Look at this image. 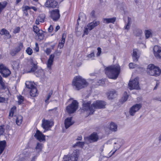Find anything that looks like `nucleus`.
<instances>
[{
    "instance_id": "1",
    "label": "nucleus",
    "mask_w": 161,
    "mask_h": 161,
    "mask_svg": "<svg viewBox=\"0 0 161 161\" xmlns=\"http://www.w3.org/2000/svg\"><path fill=\"white\" fill-rule=\"evenodd\" d=\"M90 101H83V108L84 111L89 112V114H93L96 108H104L105 103L103 101L97 100L94 102L92 104Z\"/></svg>"
},
{
    "instance_id": "2",
    "label": "nucleus",
    "mask_w": 161,
    "mask_h": 161,
    "mask_svg": "<svg viewBox=\"0 0 161 161\" xmlns=\"http://www.w3.org/2000/svg\"><path fill=\"white\" fill-rule=\"evenodd\" d=\"M120 68L118 65L109 66L105 69V73L108 78L115 79L118 77L120 72Z\"/></svg>"
},
{
    "instance_id": "3",
    "label": "nucleus",
    "mask_w": 161,
    "mask_h": 161,
    "mask_svg": "<svg viewBox=\"0 0 161 161\" xmlns=\"http://www.w3.org/2000/svg\"><path fill=\"white\" fill-rule=\"evenodd\" d=\"M88 85L86 80L80 76L74 77L72 81V85L76 90H79L83 88Z\"/></svg>"
},
{
    "instance_id": "4",
    "label": "nucleus",
    "mask_w": 161,
    "mask_h": 161,
    "mask_svg": "<svg viewBox=\"0 0 161 161\" xmlns=\"http://www.w3.org/2000/svg\"><path fill=\"white\" fill-rule=\"evenodd\" d=\"M147 71L148 74L149 75L155 77L159 75L161 73L160 69L152 64L148 65Z\"/></svg>"
},
{
    "instance_id": "5",
    "label": "nucleus",
    "mask_w": 161,
    "mask_h": 161,
    "mask_svg": "<svg viewBox=\"0 0 161 161\" xmlns=\"http://www.w3.org/2000/svg\"><path fill=\"white\" fill-rule=\"evenodd\" d=\"M122 143V140L120 138L110 139L107 142L108 144H112L114 145V148L116 149L115 151L112 153V155L114 154L116 151L120 147Z\"/></svg>"
},
{
    "instance_id": "6",
    "label": "nucleus",
    "mask_w": 161,
    "mask_h": 161,
    "mask_svg": "<svg viewBox=\"0 0 161 161\" xmlns=\"http://www.w3.org/2000/svg\"><path fill=\"white\" fill-rule=\"evenodd\" d=\"M78 103L76 100H73L70 105L66 107V109L67 112L69 114L74 113L78 108Z\"/></svg>"
},
{
    "instance_id": "7",
    "label": "nucleus",
    "mask_w": 161,
    "mask_h": 161,
    "mask_svg": "<svg viewBox=\"0 0 161 161\" xmlns=\"http://www.w3.org/2000/svg\"><path fill=\"white\" fill-rule=\"evenodd\" d=\"M99 24L100 22L99 21H93L89 23L85 27V29L84 30V34H88L89 31L92 30L95 27L99 25Z\"/></svg>"
},
{
    "instance_id": "8",
    "label": "nucleus",
    "mask_w": 161,
    "mask_h": 161,
    "mask_svg": "<svg viewBox=\"0 0 161 161\" xmlns=\"http://www.w3.org/2000/svg\"><path fill=\"white\" fill-rule=\"evenodd\" d=\"M79 151L78 149L74 151L72 154L69 155H65L64 159H67L68 161H77Z\"/></svg>"
},
{
    "instance_id": "9",
    "label": "nucleus",
    "mask_w": 161,
    "mask_h": 161,
    "mask_svg": "<svg viewBox=\"0 0 161 161\" xmlns=\"http://www.w3.org/2000/svg\"><path fill=\"white\" fill-rule=\"evenodd\" d=\"M128 85L130 90L139 89L138 78H136L134 79L130 80L128 84Z\"/></svg>"
},
{
    "instance_id": "10",
    "label": "nucleus",
    "mask_w": 161,
    "mask_h": 161,
    "mask_svg": "<svg viewBox=\"0 0 161 161\" xmlns=\"http://www.w3.org/2000/svg\"><path fill=\"white\" fill-rule=\"evenodd\" d=\"M86 142L87 144L97 141L98 139V136L95 133H93L90 136L85 138Z\"/></svg>"
},
{
    "instance_id": "11",
    "label": "nucleus",
    "mask_w": 161,
    "mask_h": 161,
    "mask_svg": "<svg viewBox=\"0 0 161 161\" xmlns=\"http://www.w3.org/2000/svg\"><path fill=\"white\" fill-rule=\"evenodd\" d=\"M142 107L141 103L136 104L133 105L130 109L129 113L131 116H134L136 112L138 111Z\"/></svg>"
},
{
    "instance_id": "12",
    "label": "nucleus",
    "mask_w": 161,
    "mask_h": 161,
    "mask_svg": "<svg viewBox=\"0 0 161 161\" xmlns=\"http://www.w3.org/2000/svg\"><path fill=\"white\" fill-rule=\"evenodd\" d=\"M153 54L157 58H161V47L158 46H155L153 48Z\"/></svg>"
},
{
    "instance_id": "13",
    "label": "nucleus",
    "mask_w": 161,
    "mask_h": 161,
    "mask_svg": "<svg viewBox=\"0 0 161 161\" xmlns=\"http://www.w3.org/2000/svg\"><path fill=\"white\" fill-rule=\"evenodd\" d=\"M53 125V123L48 120L44 119L42 121V127L45 129L44 132L46 130H47L48 129L51 127Z\"/></svg>"
},
{
    "instance_id": "14",
    "label": "nucleus",
    "mask_w": 161,
    "mask_h": 161,
    "mask_svg": "<svg viewBox=\"0 0 161 161\" xmlns=\"http://www.w3.org/2000/svg\"><path fill=\"white\" fill-rule=\"evenodd\" d=\"M51 18L54 21L57 20L60 17L59 10L56 9L52 11L51 12Z\"/></svg>"
},
{
    "instance_id": "15",
    "label": "nucleus",
    "mask_w": 161,
    "mask_h": 161,
    "mask_svg": "<svg viewBox=\"0 0 161 161\" xmlns=\"http://www.w3.org/2000/svg\"><path fill=\"white\" fill-rule=\"evenodd\" d=\"M58 3L55 0H47L45 5L48 8H54L56 7Z\"/></svg>"
},
{
    "instance_id": "16",
    "label": "nucleus",
    "mask_w": 161,
    "mask_h": 161,
    "mask_svg": "<svg viewBox=\"0 0 161 161\" xmlns=\"http://www.w3.org/2000/svg\"><path fill=\"white\" fill-rule=\"evenodd\" d=\"M34 136L40 142H42L45 140V136L38 130H37L34 135Z\"/></svg>"
},
{
    "instance_id": "17",
    "label": "nucleus",
    "mask_w": 161,
    "mask_h": 161,
    "mask_svg": "<svg viewBox=\"0 0 161 161\" xmlns=\"http://www.w3.org/2000/svg\"><path fill=\"white\" fill-rule=\"evenodd\" d=\"M54 58V54H51L49 57V59H48L47 63V67L49 69H51V66L53 64V63Z\"/></svg>"
},
{
    "instance_id": "18",
    "label": "nucleus",
    "mask_w": 161,
    "mask_h": 161,
    "mask_svg": "<svg viewBox=\"0 0 161 161\" xmlns=\"http://www.w3.org/2000/svg\"><path fill=\"white\" fill-rule=\"evenodd\" d=\"M140 57L139 54V51L137 49H134L133 50L132 58L133 61H137L138 58Z\"/></svg>"
},
{
    "instance_id": "19",
    "label": "nucleus",
    "mask_w": 161,
    "mask_h": 161,
    "mask_svg": "<svg viewBox=\"0 0 161 161\" xmlns=\"http://www.w3.org/2000/svg\"><path fill=\"white\" fill-rule=\"evenodd\" d=\"M72 118V117L68 118L65 120L64 124L66 129L68 128L73 124L74 123L71 121Z\"/></svg>"
},
{
    "instance_id": "20",
    "label": "nucleus",
    "mask_w": 161,
    "mask_h": 161,
    "mask_svg": "<svg viewBox=\"0 0 161 161\" xmlns=\"http://www.w3.org/2000/svg\"><path fill=\"white\" fill-rule=\"evenodd\" d=\"M23 44L20 43L19 46L14 49V51H12L11 52V54L12 56L15 55L16 54L19 52L23 48Z\"/></svg>"
},
{
    "instance_id": "21",
    "label": "nucleus",
    "mask_w": 161,
    "mask_h": 161,
    "mask_svg": "<svg viewBox=\"0 0 161 161\" xmlns=\"http://www.w3.org/2000/svg\"><path fill=\"white\" fill-rule=\"evenodd\" d=\"M116 20V18L115 17H113L110 18H105L103 19V22L104 23L107 24L110 23L114 24Z\"/></svg>"
},
{
    "instance_id": "22",
    "label": "nucleus",
    "mask_w": 161,
    "mask_h": 161,
    "mask_svg": "<svg viewBox=\"0 0 161 161\" xmlns=\"http://www.w3.org/2000/svg\"><path fill=\"white\" fill-rule=\"evenodd\" d=\"M66 38V34L65 33L63 34L62 39L60 42L58 44V47L60 49H61L64 47V44L65 42V39Z\"/></svg>"
},
{
    "instance_id": "23",
    "label": "nucleus",
    "mask_w": 161,
    "mask_h": 161,
    "mask_svg": "<svg viewBox=\"0 0 161 161\" xmlns=\"http://www.w3.org/2000/svg\"><path fill=\"white\" fill-rule=\"evenodd\" d=\"M117 95L116 91L113 90L108 93V97L109 99H113Z\"/></svg>"
},
{
    "instance_id": "24",
    "label": "nucleus",
    "mask_w": 161,
    "mask_h": 161,
    "mask_svg": "<svg viewBox=\"0 0 161 161\" xmlns=\"http://www.w3.org/2000/svg\"><path fill=\"white\" fill-rule=\"evenodd\" d=\"M0 34L1 35H5L8 38H10L11 37L8 31L6 29L3 28L0 31Z\"/></svg>"
},
{
    "instance_id": "25",
    "label": "nucleus",
    "mask_w": 161,
    "mask_h": 161,
    "mask_svg": "<svg viewBox=\"0 0 161 161\" xmlns=\"http://www.w3.org/2000/svg\"><path fill=\"white\" fill-rule=\"evenodd\" d=\"M0 73L4 77H7L11 74V72L8 68H6L3 72H0Z\"/></svg>"
},
{
    "instance_id": "26",
    "label": "nucleus",
    "mask_w": 161,
    "mask_h": 161,
    "mask_svg": "<svg viewBox=\"0 0 161 161\" xmlns=\"http://www.w3.org/2000/svg\"><path fill=\"white\" fill-rule=\"evenodd\" d=\"M109 128L111 130L115 132L117 130V126L115 123L112 122L110 124Z\"/></svg>"
},
{
    "instance_id": "27",
    "label": "nucleus",
    "mask_w": 161,
    "mask_h": 161,
    "mask_svg": "<svg viewBox=\"0 0 161 161\" xmlns=\"http://www.w3.org/2000/svg\"><path fill=\"white\" fill-rule=\"evenodd\" d=\"M38 93L37 92V90L36 87L32 88L30 91V95L32 97H35L38 95Z\"/></svg>"
},
{
    "instance_id": "28",
    "label": "nucleus",
    "mask_w": 161,
    "mask_h": 161,
    "mask_svg": "<svg viewBox=\"0 0 161 161\" xmlns=\"http://www.w3.org/2000/svg\"><path fill=\"white\" fill-rule=\"evenodd\" d=\"M6 145V142L5 141H3L0 142V155L3 152Z\"/></svg>"
},
{
    "instance_id": "29",
    "label": "nucleus",
    "mask_w": 161,
    "mask_h": 161,
    "mask_svg": "<svg viewBox=\"0 0 161 161\" xmlns=\"http://www.w3.org/2000/svg\"><path fill=\"white\" fill-rule=\"evenodd\" d=\"M25 85L27 88L31 89L35 87L34 83L30 81H26L25 83Z\"/></svg>"
},
{
    "instance_id": "30",
    "label": "nucleus",
    "mask_w": 161,
    "mask_h": 161,
    "mask_svg": "<svg viewBox=\"0 0 161 161\" xmlns=\"http://www.w3.org/2000/svg\"><path fill=\"white\" fill-rule=\"evenodd\" d=\"M31 64L33 66V67L31 68V70L28 72L29 73L34 71L37 68L36 63L33 62L32 59L31 61Z\"/></svg>"
},
{
    "instance_id": "31",
    "label": "nucleus",
    "mask_w": 161,
    "mask_h": 161,
    "mask_svg": "<svg viewBox=\"0 0 161 161\" xmlns=\"http://www.w3.org/2000/svg\"><path fill=\"white\" fill-rule=\"evenodd\" d=\"M23 117L21 115H19L17 116L16 122L18 125H20L22 122Z\"/></svg>"
},
{
    "instance_id": "32",
    "label": "nucleus",
    "mask_w": 161,
    "mask_h": 161,
    "mask_svg": "<svg viewBox=\"0 0 161 161\" xmlns=\"http://www.w3.org/2000/svg\"><path fill=\"white\" fill-rule=\"evenodd\" d=\"M36 34L39 41H41L43 39L44 35L43 31L42 30L40 31L37 33Z\"/></svg>"
},
{
    "instance_id": "33",
    "label": "nucleus",
    "mask_w": 161,
    "mask_h": 161,
    "mask_svg": "<svg viewBox=\"0 0 161 161\" xmlns=\"http://www.w3.org/2000/svg\"><path fill=\"white\" fill-rule=\"evenodd\" d=\"M12 65L14 68L16 69H18L19 66V61H13L12 62Z\"/></svg>"
},
{
    "instance_id": "34",
    "label": "nucleus",
    "mask_w": 161,
    "mask_h": 161,
    "mask_svg": "<svg viewBox=\"0 0 161 161\" xmlns=\"http://www.w3.org/2000/svg\"><path fill=\"white\" fill-rule=\"evenodd\" d=\"M16 107L15 106H13L10 109L9 114V116L12 117L14 115V112L16 110Z\"/></svg>"
},
{
    "instance_id": "35",
    "label": "nucleus",
    "mask_w": 161,
    "mask_h": 161,
    "mask_svg": "<svg viewBox=\"0 0 161 161\" xmlns=\"http://www.w3.org/2000/svg\"><path fill=\"white\" fill-rule=\"evenodd\" d=\"M7 4V3L6 2L0 3V14L2 12V10L5 7Z\"/></svg>"
},
{
    "instance_id": "36",
    "label": "nucleus",
    "mask_w": 161,
    "mask_h": 161,
    "mask_svg": "<svg viewBox=\"0 0 161 161\" xmlns=\"http://www.w3.org/2000/svg\"><path fill=\"white\" fill-rule=\"evenodd\" d=\"M146 38L147 39L152 36V33L151 31L148 30H146L145 31Z\"/></svg>"
},
{
    "instance_id": "37",
    "label": "nucleus",
    "mask_w": 161,
    "mask_h": 161,
    "mask_svg": "<svg viewBox=\"0 0 161 161\" xmlns=\"http://www.w3.org/2000/svg\"><path fill=\"white\" fill-rule=\"evenodd\" d=\"M45 16L44 14H42L40 15L37 18V19L38 20H39L40 22H43L44 21V19L45 18Z\"/></svg>"
},
{
    "instance_id": "38",
    "label": "nucleus",
    "mask_w": 161,
    "mask_h": 161,
    "mask_svg": "<svg viewBox=\"0 0 161 161\" xmlns=\"http://www.w3.org/2000/svg\"><path fill=\"white\" fill-rule=\"evenodd\" d=\"M134 33L136 36H141L142 33V30L138 29L136 30Z\"/></svg>"
},
{
    "instance_id": "39",
    "label": "nucleus",
    "mask_w": 161,
    "mask_h": 161,
    "mask_svg": "<svg viewBox=\"0 0 161 161\" xmlns=\"http://www.w3.org/2000/svg\"><path fill=\"white\" fill-rule=\"evenodd\" d=\"M131 23V19L128 18V22L126 25V26L125 27V30H128L130 28V25Z\"/></svg>"
},
{
    "instance_id": "40",
    "label": "nucleus",
    "mask_w": 161,
    "mask_h": 161,
    "mask_svg": "<svg viewBox=\"0 0 161 161\" xmlns=\"http://www.w3.org/2000/svg\"><path fill=\"white\" fill-rule=\"evenodd\" d=\"M128 95L126 92H125L124 93L123 97L122 98V100L123 102H126L128 99Z\"/></svg>"
},
{
    "instance_id": "41",
    "label": "nucleus",
    "mask_w": 161,
    "mask_h": 161,
    "mask_svg": "<svg viewBox=\"0 0 161 161\" xmlns=\"http://www.w3.org/2000/svg\"><path fill=\"white\" fill-rule=\"evenodd\" d=\"M42 144L40 143H38L36 147V150H39V151H41L42 148Z\"/></svg>"
},
{
    "instance_id": "42",
    "label": "nucleus",
    "mask_w": 161,
    "mask_h": 161,
    "mask_svg": "<svg viewBox=\"0 0 161 161\" xmlns=\"http://www.w3.org/2000/svg\"><path fill=\"white\" fill-rule=\"evenodd\" d=\"M84 144L85 142H79L75 144L74 145V147H75V146H79L80 147H82L84 146Z\"/></svg>"
},
{
    "instance_id": "43",
    "label": "nucleus",
    "mask_w": 161,
    "mask_h": 161,
    "mask_svg": "<svg viewBox=\"0 0 161 161\" xmlns=\"http://www.w3.org/2000/svg\"><path fill=\"white\" fill-rule=\"evenodd\" d=\"M41 30H39V28L36 25H34L33 26V31L36 34L39 32Z\"/></svg>"
},
{
    "instance_id": "44",
    "label": "nucleus",
    "mask_w": 161,
    "mask_h": 161,
    "mask_svg": "<svg viewBox=\"0 0 161 161\" xmlns=\"http://www.w3.org/2000/svg\"><path fill=\"white\" fill-rule=\"evenodd\" d=\"M129 68L130 69H134L137 67V65L136 64L131 63H130L129 64Z\"/></svg>"
},
{
    "instance_id": "45",
    "label": "nucleus",
    "mask_w": 161,
    "mask_h": 161,
    "mask_svg": "<svg viewBox=\"0 0 161 161\" xmlns=\"http://www.w3.org/2000/svg\"><path fill=\"white\" fill-rule=\"evenodd\" d=\"M27 53L29 55H31L33 53V51L32 49L30 47H28L26 50Z\"/></svg>"
},
{
    "instance_id": "46",
    "label": "nucleus",
    "mask_w": 161,
    "mask_h": 161,
    "mask_svg": "<svg viewBox=\"0 0 161 161\" xmlns=\"http://www.w3.org/2000/svg\"><path fill=\"white\" fill-rule=\"evenodd\" d=\"M7 67L3 64H0V72H3Z\"/></svg>"
},
{
    "instance_id": "47",
    "label": "nucleus",
    "mask_w": 161,
    "mask_h": 161,
    "mask_svg": "<svg viewBox=\"0 0 161 161\" xmlns=\"http://www.w3.org/2000/svg\"><path fill=\"white\" fill-rule=\"evenodd\" d=\"M18 103L19 104L21 103L24 101V97L22 96H20L19 98Z\"/></svg>"
},
{
    "instance_id": "48",
    "label": "nucleus",
    "mask_w": 161,
    "mask_h": 161,
    "mask_svg": "<svg viewBox=\"0 0 161 161\" xmlns=\"http://www.w3.org/2000/svg\"><path fill=\"white\" fill-rule=\"evenodd\" d=\"M105 84V81L103 80H99L97 82V85H102Z\"/></svg>"
},
{
    "instance_id": "49",
    "label": "nucleus",
    "mask_w": 161,
    "mask_h": 161,
    "mask_svg": "<svg viewBox=\"0 0 161 161\" xmlns=\"http://www.w3.org/2000/svg\"><path fill=\"white\" fill-rule=\"evenodd\" d=\"M20 30V29L19 27H16L14 29V30L13 31V33L15 34L18 33L19 32Z\"/></svg>"
},
{
    "instance_id": "50",
    "label": "nucleus",
    "mask_w": 161,
    "mask_h": 161,
    "mask_svg": "<svg viewBox=\"0 0 161 161\" xmlns=\"http://www.w3.org/2000/svg\"><path fill=\"white\" fill-rule=\"evenodd\" d=\"M4 126H0V136L2 135L4 131Z\"/></svg>"
},
{
    "instance_id": "51",
    "label": "nucleus",
    "mask_w": 161,
    "mask_h": 161,
    "mask_svg": "<svg viewBox=\"0 0 161 161\" xmlns=\"http://www.w3.org/2000/svg\"><path fill=\"white\" fill-rule=\"evenodd\" d=\"M22 8L23 11H27V10L31 9V7L27 6H25L22 7Z\"/></svg>"
},
{
    "instance_id": "52",
    "label": "nucleus",
    "mask_w": 161,
    "mask_h": 161,
    "mask_svg": "<svg viewBox=\"0 0 161 161\" xmlns=\"http://www.w3.org/2000/svg\"><path fill=\"white\" fill-rule=\"evenodd\" d=\"M97 50L98 51V52L97 54V56H99L100 55L101 53V48L98 47L97 48Z\"/></svg>"
},
{
    "instance_id": "53",
    "label": "nucleus",
    "mask_w": 161,
    "mask_h": 161,
    "mask_svg": "<svg viewBox=\"0 0 161 161\" xmlns=\"http://www.w3.org/2000/svg\"><path fill=\"white\" fill-rule=\"evenodd\" d=\"M51 49L49 48H47L46 49L45 51V52L47 55H49L51 53Z\"/></svg>"
},
{
    "instance_id": "54",
    "label": "nucleus",
    "mask_w": 161,
    "mask_h": 161,
    "mask_svg": "<svg viewBox=\"0 0 161 161\" xmlns=\"http://www.w3.org/2000/svg\"><path fill=\"white\" fill-rule=\"evenodd\" d=\"M34 50L36 52H38L39 50V47H38V45L37 43L36 42L35 43V47L34 48Z\"/></svg>"
},
{
    "instance_id": "55",
    "label": "nucleus",
    "mask_w": 161,
    "mask_h": 161,
    "mask_svg": "<svg viewBox=\"0 0 161 161\" xmlns=\"http://www.w3.org/2000/svg\"><path fill=\"white\" fill-rule=\"evenodd\" d=\"M52 93H51V92L48 93L47 99L45 100V102L46 103L48 102V100L49 99V98H50L51 95H52Z\"/></svg>"
},
{
    "instance_id": "56",
    "label": "nucleus",
    "mask_w": 161,
    "mask_h": 161,
    "mask_svg": "<svg viewBox=\"0 0 161 161\" xmlns=\"http://www.w3.org/2000/svg\"><path fill=\"white\" fill-rule=\"evenodd\" d=\"M95 56L94 53V52H92L90 54H88L87 55V57L90 58H92L93 57H94Z\"/></svg>"
},
{
    "instance_id": "57",
    "label": "nucleus",
    "mask_w": 161,
    "mask_h": 161,
    "mask_svg": "<svg viewBox=\"0 0 161 161\" xmlns=\"http://www.w3.org/2000/svg\"><path fill=\"white\" fill-rule=\"evenodd\" d=\"M6 101V99L3 97H0V103H3Z\"/></svg>"
},
{
    "instance_id": "58",
    "label": "nucleus",
    "mask_w": 161,
    "mask_h": 161,
    "mask_svg": "<svg viewBox=\"0 0 161 161\" xmlns=\"http://www.w3.org/2000/svg\"><path fill=\"white\" fill-rule=\"evenodd\" d=\"M95 11L94 10L92 11L90 14V15H91V16H92V18H94L95 17Z\"/></svg>"
},
{
    "instance_id": "59",
    "label": "nucleus",
    "mask_w": 161,
    "mask_h": 161,
    "mask_svg": "<svg viewBox=\"0 0 161 161\" xmlns=\"http://www.w3.org/2000/svg\"><path fill=\"white\" fill-rule=\"evenodd\" d=\"M53 30V26L51 25L48 28V31L49 32H51Z\"/></svg>"
},
{
    "instance_id": "60",
    "label": "nucleus",
    "mask_w": 161,
    "mask_h": 161,
    "mask_svg": "<svg viewBox=\"0 0 161 161\" xmlns=\"http://www.w3.org/2000/svg\"><path fill=\"white\" fill-rule=\"evenodd\" d=\"M154 100H157L161 102V97H155L154 98Z\"/></svg>"
},
{
    "instance_id": "61",
    "label": "nucleus",
    "mask_w": 161,
    "mask_h": 161,
    "mask_svg": "<svg viewBox=\"0 0 161 161\" xmlns=\"http://www.w3.org/2000/svg\"><path fill=\"white\" fill-rule=\"evenodd\" d=\"M159 83L158 82H156V85L154 87V90H156L157 88V87L158 86H159Z\"/></svg>"
},
{
    "instance_id": "62",
    "label": "nucleus",
    "mask_w": 161,
    "mask_h": 161,
    "mask_svg": "<svg viewBox=\"0 0 161 161\" xmlns=\"http://www.w3.org/2000/svg\"><path fill=\"white\" fill-rule=\"evenodd\" d=\"M60 28V26L58 25H57L55 28V31L56 32Z\"/></svg>"
},
{
    "instance_id": "63",
    "label": "nucleus",
    "mask_w": 161,
    "mask_h": 161,
    "mask_svg": "<svg viewBox=\"0 0 161 161\" xmlns=\"http://www.w3.org/2000/svg\"><path fill=\"white\" fill-rule=\"evenodd\" d=\"M61 53V51H56L54 53L55 54H57V55L58 54V55H59Z\"/></svg>"
},
{
    "instance_id": "64",
    "label": "nucleus",
    "mask_w": 161,
    "mask_h": 161,
    "mask_svg": "<svg viewBox=\"0 0 161 161\" xmlns=\"http://www.w3.org/2000/svg\"><path fill=\"white\" fill-rule=\"evenodd\" d=\"M31 9H33L34 11H36L37 10V8L35 7H31Z\"/></svg>"
}]
</instances>
